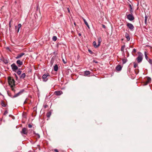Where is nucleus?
<instances>
[{"instance_id":"1","label":"nucleus","mask_w":152,"mask_h":152,"mask_svg":"<svg viewBox=\"0 0 152 152\" xmlns=\"http://www.w3.org/2000/svg\"><path fill=\"white\" fill-rule=\"evenodd\" d=\"M8 79L9 84L12 90L14 91H15L14 87L15 86V82L14 79L12 77L10 76L8 77Z\"/></svg>"},{"instance_id":"2","label":"nucleus","mask_w":152,"mask_h":152,"mask_svg":"<svg viewBox=\"0 0 152 152\" xmlns=\"http://www.w3.org/2000/svg\"><path fill=\"white\" fill-rule=\"evenodd\" d=\"M138 56L137 58V62L140 63L142 61L143 58V54L141 53H138Z\"/></svg>"},{"instance_id":"3","label":"nucleus","mask_w":152,"mask_h":152,"mask_svg":"<svg viewBox=\"0 0 152 152\" xmlns=\"http://www.w3.org/2000/svg\"><path fill=\"white\" fill-rule=\"evenodd\" d=\"M126 26L131 31H133L134 29V27L133 25L131 23H127Z\"/></svg>"},{"instance_id":"4","label":"nucleus","mask_w":152,"mask_h":152,"mask_svg":"<svg viewBox=\"0 0 152 152\" xmlns=\"http://www.w3.org/2000/svg\"><path fill=\"white\" fill-rule=\"evenodd\" d=\"M127 18L130 21H132L134 19V17L132 14H129L127 15Z\"/></svg>"},{"instance_id":"5","label":"nucleus","mask_w":152,"mask_h":152,"mask_svg":"<svg viewBox=\"0 0 152 152\" xmlns=\"http://www.w3.org/2000/svg\"><path fill=\"white\" fill-rule=\"evenodd\" d=\"M49 76V74H45L43 75L42 77L43 81L45 82L46 81L48 80V77Z\"/></svg>"},{"instance_id":"6","label":"nucleus","mask_w":152,"mask_h":152,"mask_svg":"<svg viewBox=\"0 0 152 152\" xmlns=\"http://www.w3.org/2000/svg\"><path fill=\"white\" fill-rule=\"evenodd\" d=\"M12 69L13 71L15 72L18 69V67L15 63H13L11 65Z\"/></svg>"},{"instance_id":"7","label":"nucleus","mask_w":152,"mask_h":152,"mask_svg":"<svg viewBox=\"0 0 152 152\" xmlns=\"http://www.w3.org/2000/svg\"><path fill=\"white\" fill-rule=\"evenodd\" d=\"M20 132L22 134H24L27 135L28 134V131L26 128H23L22 129Z\"/></svg>"},{"instance_id":"8","label":"nucleus","mask_w":152,"mask_h":152,"mask_svg":"<svg viewBox=\"0 0 152 152\" xmlns=\"http://www.w3.org/2000/svg\"><path fill=\"white\" fill-rule=\"evenodd\" d=\"M151 78L150 77H147L145 79V80L144 82V84L145 85H147L148 83H150L151 82Z\"/></svg>"},{"instance_id":"9","label":"nucleus","mask_w":152,"mask_h":152,"mask_svg":"<svg viewBox=\"0 0 152 152\" xmlns=\"http://www.w3.org/2000/svg\"><path fill=\"white\" fill-rule=\"evenodd\" d=\"M16 64L18 67H20L23 64V62L20 60H18L16 61Z\"/></svg>"},{"instance_id":"10","label":"nucleus","mask_w":152,"mask_h":152,"mask_svg":"<svg viewBox=\"0 0 152 152\" xmlns=\"http://www.w3.org/2000/svg\"><path fill=\"white\" fill-rule=\"evenodd\" d=\"M63 94V92L61 91H56L54 92V94L57 96H60Z\"/></svg>"},{"instance_id":"11","label":"nucleus","mask_w":152,"mask_h":152,"mask_svg":"<svg viewBox=\"0 0 152 152\" xmlns=\"http://www.w3.org/2000/svg\"><path fill=\"white\" fill-rule=\"evenodd\" d=\"M25 55V53H21L20 54H18L17 56L15 57V58L16 59H18L19 58H20L21 57Z\"/></svg>"},{"instance_id":"12","label":"nucleus","mask_w":152,"mask_h":152,"mask_svg":"<svg viewBox=\"0 0 152 152\" xmlns=\"http://www.w3.org/2000/svg\"><path fill=\"white\" fill-rule=\"evenodd\" d=\"M21 26H21V24L20 23L18 24V26H15V28L16 29H17L18 28L17 30V31L18 33L19 32V30H20V28L21 27Z\"/></svg>"},{"instance_id":"13","label":"nucleus","mask_w":152,"mask_h":152,"mask_svg":"<svg viewBox=\"0 0 152 152\" xmlns=\"http://www.w3.org/2000/svg\"><path fill=\"white\" fill-rule=\"evenodd\" d=\"M125 37L127 41H129L130 40V37L129 35L127 33H126L125 34Z\"/></svg>"},{"instance_id":"14","label":"nucleus","mask_w":152,"mask_h":152,"mask_svg":"<svg viewBox=\"0 0 152 152\" xmlns=\"http://www.w3.org/2000/svg\"><path fill=\"white\" fill-rule=\"evenodd\" d=\"M116 68L117 71H120L121 70L122 67L120 65H118L116 66Z\"/></svg>"},{"instance_id":"15","label":"nucleus","mask_w":152,"mask_h":152,"mask_svg":"<svg viewBox=\"0 0 152 152\" xmlns=\"http://www.w3.org/2000/svg\"><path fill=\"white\" fill-rule=\"evenodd\" d=\"M82 19H83V21H84L85 24L87 26L88 28L89 29H90V27L86 20L83 18H82Z\"/></svg>"},{"instance_id":"16","label":"nucleus","mask_w":152,"mask_h":152,"mask_svg":"<svg viewBox=\"0 0 152 152\" xmlns=\"http://www.w3.org/2000/svg\"><path fill=\"white\" fill-rule=\"evenodd\" d=\"M90 74V72L88 71H86L84 72V75L86 76H88Z\"/></svg>"},{"instance_id":"17","label":"nucleus","mask_w":152,"mask_h":152,"mask_svg":"<svg viewBox=\"0 0 152 152\" xmlns=\"http://www.w3.org/2000/svg\"><path fill=\"white\" fill-rule=\"evenodd\" d=\"M58 67L57 64H55L54 66V70L55 71H57L58 70Z\"/></svg>"},{"instance_id":"18","label":"nucleus","mask_w":152,"mask_h":152,"mask_svg":"<svg viewBox=\"0 0 152 152\" xmlns=\"http://www.w3.org/2000/svg\"><path fill=\"white\" fill-rule=\"evenodd\" d=\"M125 47V46L124 45L122 46L121 48V51L122 52H123V53H124V50Z\"/></svg>"},{"instance_id":"19","label":"nucleus","mask_w":152,"mask_h":152,"mask_svg":"<svg viewBox=\"0 0 152 152\" xmlns=\"http://www.w3.org/2000/svg\"><path fill=\"white\" fill-rule=\"evenodd\" d=\"M122 61H123V64H125L127 62V60L126 58H123L122 59Z\"/></svg>"},{"instance_id":"20","label":"nucleus","mask_w":152,"mask_h":152,"mask_svg":"<svg viewBox=\"0 0 152 152\" xmlns=\"http://www.w3.org/2000/svg\"><path fill=\"white\" fill-rule=\"evenodd\" d=\"M93 44L94 47L95 48H97L99 46H98V45H96V42L94 41L93 42Z\"/></svg>"},{"instance_id":"21","label":"nucleus","mask_w":152,"mask_h":152,"mask_svg":"<svg viewBox=\"0 0 152 152\" xmlns=\"http://www.w3.org/2000/svg\"><path fill=\"white\" fill-rule=\"evenodd\" d=\"M102 40L101 38L100 37L98 39V46H99Z\"/></svg>"},{"instance_id":"22","label":"nucleus","mask_w":152,"mask_h":152,"mask_svg":"<svg viewBox=\"0 0 152 152\" xmlns=\"http://www.w3.org/2000/svg\"><path fill=\"white\" fill-rule=\"evenodd\" d=\"M26 76V75L25 73L22 74L20 76V78L21 79L24 78Z\"/></svg>"},{"instance_id":"23","label":"nucleus","mask_w":152,"mask_h":152,"mask_svg":"<svg viewBox=\"0 0 152 152\" xmlns=\"http://www.w3.org/2000/svg\"><path fill=\"white\" fill-rule=\"evenodd\" d=\"M21 92H18V93L16 94H15V95H14L13 96V97H16L18 96H19L21 94Z\"/></svg>"},{"instance_id":"24","label":"nucleus","mask_w":152,"mask_h":152,"mask_svg":"<svg viewBox=\"0 0 152 152\" xmlns=\"http://www.w3.org/2000/svg\"><path fill=\"white\" fill-rule=\"evenodd\" d=\"M144 54H145V58L147 60H148V56H147V53L146 51H145L144 52Z\"/></svg>"},{"instance_id":"25","label":"nucleus","mask_w":152,"mask_h":152,"mask_svg":"<svg viewBox=\"0 0 152 152\" xmlns=\"http://www.w3.org/2000/svg\"><path fill=\"white\" fill-rule=\"evenodd\" d=\"M2 61L5 64H7L8 63V61L7 59H3Z\"/></svg>"},{"instance_id":"26","label":"nucleus","mask_w":152,"mask_h":152,"mask_svg":"<svg viewBox=\"0 0 152 152\" xmlns=\"http://www.w3.org/2000/svg\"><path fill=\"white\" fill-rule=\"evenodd\" d=\"M53 40V41H56L57 39V37L56 36H54L52 38Z\"/></svg>"},{"instance_id":"27","label":"nucleus","mask_w":152,"mask_h":152,"mask_svg":"<svg viewBox=\"0 0 152 152\" xmlns=\"http://www.w3.org/2000/svg\"><path fill=\"white\" fill-rule=\"evenodd\" d=\"M1 106L3 107H5L6 106L5 103L3 101H2L1 102Z\"/></svg>"},{"instance_id":"28","label":"nucleus","mask_w":152,"mask_h":152,"mask_svg":"<svg viewBox=\"0 0 152 152\" xmlns=\"http://www.w3.org/2000/svg\"><path fill=\"white\" fill-rule=\"evenodd\" d=\"M147 60L152 65V60L151 59H148Z\"/></svg>"},{"instance_id":"29","label":"nucleus","mask_w":152,"mask_h":152,"mask_svg":"<svg viewBox=\"0 0 152 152\" xmlns=\"http://www.w3.org/2000/svg\"><path fill=\"white\" fill-rule=\"evenodd\" d=\"M134 68L136 69L138 67V64L135 63H134Z\"/></svg>"},{"instance_id":"30","label":"nucleus","mask_w":152,"mask_h":152,"mask_svg":"<svg viewBox=\"0 0 152 152\" xmlns=\"http://www.w3.org/2000/svg\"><path fill=\"white\" fill-rule=\"evenodd\" d=\"M139 72V70L138 69H137V68H136L135 69V72L136 73V74H137Z\"/></svg>"},{"instance_id":"31","label":"nucleus","mask_w":152,"mask_h":152,"mask_svg":"<svg viewBox=\"0 0 152 152\" xmlns=\"http://www.w3.org/2000/svg\"><path fill=\"white\" fill-rule=\"evenodd\" d=\"M21 71H20V70H18L17 72V74L19 75H20L21 74Z\"/></svg>"},{"instance_id":"32","label":"nucleus","mask_w":152,"mask_h":152,"mask_svg":"<svg viewBox=\"0 0 152 152\" xmlns=\"http://www.w3.org/2000/svg\"><path fill=\"white\" fill-rule=\"evenodd\" d=\"M147 18H148V17L147 16H145V23H146Z\"/></svg>"},{"instance_id":"33","label":"nucleus","mask_w":152,"mask_h":152,"mask_svg":"<svg viewBox=\"0 0 152 152\" xmlns=\"http://www.w3.org/2000/svg\"><path fill=\"white\" fill-rule=\"evenodd\" d=\"M136 52V49H134L132 51V53H135Z\"/></svg>"},{"instance_id":"34","label":"nucleus","mask_w":152,"mask_h":152,"mask_svg":"<svg viewBox=\"0 0 152 152\" xmlns=\"http://www.w3.org/2000/svg\"><path fill=\"white\" fill-rule=\"evenodd\" d=\"M7 113H8L7 111V110H6L4 113V115H6L7 114Z\"/></svg>"},{"instance_id":"35","label":"nucleus","mask_w":152,"mask_h":152,"mask_svg":"<svg viewBox=\"0 0 152 152\" xmlns=\"http://www.w3.org/2000/svg\"><path fill=\"white\" fill-rule=\"evenodd\" d=\"M28 127L29 128H31L32 127V126L30 124H29L28 125Z\"/></svg>"},{"instance_id":"36","label":"nucleus","mask_w":152,"mask_h":152,"mask_svg":"<svg viewBox=\"0 0 152 152\" xmlns=\"http://www.w3.org/2000/svg\"><path fill=\"white\" fill-rule=\"evenodd\" d=\"M129 7H130V9L131 10H132V6L131 5V4H129Z\"/></svg>"},{"instance_id":"37","label":"nucleus","mask_w":152,"mask_h":152,"mask_svg":"<svg viewBox=\"0 0 152 152\" xmlns=\"http://www.w3.org/2000/svg\"><path fill=\"white\" fill-rule=\"evenodd\" d=\"M15 76L16 77V79L17 80L18 78V76H17V75H16V74H15Z\"/></svg>"},{"instance_id":"38","label":"nucleus","mask_w":152,"mask_h":152,"mask_svg":"<svg viewBox=\"0 0 152 152\" xmlns=\"http://www.w3.org/2000/svg\"><path fill=\"white\" fill-rule=\"evenodd\" d=\"M102 27L104 28H106V26L104 25H102Z\"/></svg>"},{"instance_id":"39","label":"nucleus","mask_w":152,"mask_h":152,"mask_svg":"<svg viewBox=\"0 0 152 152\" xmlns=\"http://www.w3.org/2000/svg\"><path fill=\"white\" fill-rule=\"evenodd\" d=\"M54 151L56 152H58V151L57 149H55L54 150Z\"/></svg>"},{"instance_id":"40","label":"nucleus","mask_w":152,"mask_h":152,"mask_svg":"<svg viewBox=\"0 0 152 152\" xmlns=\"http://www.w3.org/2000/svg\"><path fill=\"white\" fill-rule=\"evenodd\" d=\"M93 61L95 63H98V62L97 61H95V60H94Z\"/></svg>"},{"instance_id":"41","label":"nucleus","mask_w":152,"mask_h":152,"mask_svg":"<svg viewBox=\"0 0 152 152\" xmlns=\"http://www.w3.org/2000/svg\"><path fill=\"white\" fill-rule=\"evenodd\" d=\"M130 11L131 13L133 12V11L132 10H132H130Z\"/></svg>"},{"instance_id":"42","label":"nucleus","mask_w":152,"mask_h":152,"mask_svg":"<svg viewBox=\"0 0 152 152\" xmlns=\"http://www.w3.org/2000/svg\"><path fill=\"white\" fill-rule=\"evenodd\" d=\"M63 61L64 63V64H66V62H65L64 61V59H63Z\"/></svg>"},{"instance_id":"43","label":"nucleus","mask_w":152,"mask_h":152,"mask_svg":"<svg viewBox=\"0 0 152 152\" xmlns=\"http://www.w3.org/2000/svg\"><path fill=\"white\" fill-rule=\"evenodd\" d=\"M88 51L90 53L92 52V51L90 50H88Z\"/></svg>"},{"instance_id":"44","label":"nucleus","mask_w":152,"mask_h":152,"mask_svg":"<svg viewBox=\"0 0 152 152\" xmlns=\"http://www.w3.org/2000/svg\"><path fill=\"white\" fill-rule=\"evenodd\" d=\"M79 36H81V34H79Z\"/></svg>"},{"instance_id":"45","label":"nucleus","mask_w":152,"mask_h":152,"mask_svg":"<svg viewBox=\"0 0 152 152\" xmlns=\"http://www.w3.org/2000/svg\"><path fill=\"white\" fill-rule=\"evenodd\" d=\"M47 116H48V117H49V116L48 115Z\"/></svg>"},{"instance_id":"46","label":"nucleus","mask_w":152,"mask_h":152,"mask_svg":"<svg viewBox=\"0 0 152 152\" xmlns=\"http://www.w3.org/2000/svg\"><path fill=\"white\" fill-rule=\"evenodd\" d=\"M68 11H69V10H68Z\"/></svg>"}]
</instances>
